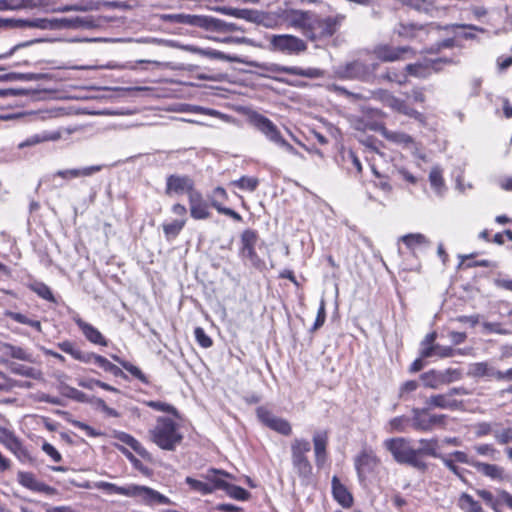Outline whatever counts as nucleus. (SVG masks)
<instances>
[{
  "instance_id": "43",
  "label": "nucleus",
  "mask_w": 512,
  "mask_h": 512,
  "mask_svg": "<svg viewBox=\"0 0 512 512\" xmlns=\"http://www.w3.org/2000/svg\"><path fill=\"white\" fill-rule=\"evenodd\" d=\"M476 454L489 458L491 460H498L500 452L492 444L481 443L472 447Z\"/></svg>"
},
{
  "instance_id": "36",
  "label": "nucleus",
  "mask_w": 512,
  "mask_h": 512,
  "mask_svg": "<svg viewBox=\"0 0 512 512\" xmlns=\"http://www.w3.org/2000/svg\"><path fill=\"white\" fill-rule=\"evenodd\" d=\"M457 506L463 512H485L481 504L465 492L459 496Z\"/></svg>"
},
{
  "instance_id": "52",
  "label": "nucleus",
  "mask_w": 512,
  "mask_h": 512,
  "mask_svg": "<svg viewBox=\"0 0 512 512\" xmlns=\"http://www.w3.org/2000/svg\"><path fill=\"white\" fill-rule=\"evenodd\" d=\"M113 359L116 360L117 362H119L120 365L125 370H127L131 375H133L139 381H141L144 384H148V382H149L148 378L146 377V375L137 366H135V365H133V364L127 362V361H123L120 358H118L117 356H113Z\"/></svg>"
},
{
  "instance_id": "25",
  "label": "nucleus",
  "mask_w": 512,
  "mask_h": 512,
  "mask_svg": "<svg viewBox=\"0 0 512 512\" xmlns=\"http://www.w3.org/2000/svg\"><path fill=\"white\" fill-rule=\"evenodd\" d=\"M190 214L196 220L207 219L210 216L208 204L204 201L200 192L191 193L189 197Z\"/></svg>"
},
{
  "instance_id": "22",
  "label": "nucleus",
  "mask_w": 512,
  "mask_h": 512,
  "mask_svg": "<svg viewBox=\"0 0 512 512\" xmlns=\"http://www.w3.org/2000/svg\"><path fill=\"white\" fill-rule=\"evenodd\" d=\"M18 482L25 488L36 492H44L46 494H54L55 489L51 486L40 482L36 479L33 473L20 471L17 474Z\"/></svg>"
},
{
  "instance_id": "50",
  "label": "nucleus",
  "mask_w": 512,
  "mask_h": 512,
  "mask_svg": "<svg viewBox=\"0 0 512 512\" xmlns=\"http://www.w3.org/2000/svg\"><path fill=\"white\" fill-rule=\"evenodd\" d=\"M60 392L63 396L73 399L77 402H81V403L89 402L88 396L85 393L81 392L80 390H78L74 387H70L68 385H62L60 387Z\"/></svg>"
},
{
  "instance_id": "34",
  "label": "nucleus",
  "mask_w": 512,
  "mask_h": 512,
  "mask_svg": "<svg viewBox=\"0 0 512 512\" xmlns=\"http://www.w3.org/2000/svg\"><path fill=\"white\" fill-rule=\"evenodd\" d=\"M474 469L492 480H502L504 476L503 468L495 464L477 461Z\"/></svg>"
},
{
  "instance_id": "27",
  "label": "nucleus",
  "mask_w": 512,
  "mask_h": 512,
  "mask_svg": "<svg viewBox=\"0 0 512 512\" xmlns=\"http://www.w3.org/2000/svg\"><path fill=\"white\" fill-rule=\"evenodd\" d=\"M160 20L169 23L186 24L193 27L201 28L203 15H192V14H161L159 15Z\"/></svg>"
},
{
  "instance_id": "32",
  "label": "nucleus",
  "mask_w": 512,
  "mask_h": 512,
  "mask_svg": "<svg viewBox=\"0 0 512 512\" xmlns=\"http://www.w3.org/2000/svg\"><path fill=\"white\" fill-rule=\"evenodd\" d=\"M101 165H93L80 169H67V170H59L56 172L55 176L61 177L63 179H72L78 177H88L102 170Z\"/></svg>"
},
{
  "instance_id": "63",
  "label": "nucleus",
  "mask_w": 512,
  "mask_h": 512,
  "mask_svg": "<svg viewBox=\"0 0 512 512\" xmlns=\"http://www.w3.org/2000/svg\"><path fill=\"white\" fill-rule=\"evenodd\" d=\"M440 459L442 460L443 464L453 473L455 474L458 478L460 479H464V476H463V472L465 471L464 469L458 467L453 460L449 459L448 457L446 456H441Z\"/></svg>"
},
{
  "instance_id": "18",
  "label": "nucleus",
  "mask_w": 512,
  "mask_h": 512,
  "mask_svg": "<svg viewBox=\"0 0 512 512\" xmlns=\"http://www.w3.org/2000/svg\"><path fill=\"white\" fill-rule=\"evenodd\" d=\"M404 4L417 11L424 12L431 17L440 16L446 9L444 0H401Z\"/></svg>"
},
{
  "instance_id": "31",
  "label": "nucleus",
  "mask_w": 512,
  "mask_h": 512,
  "mask_svg": "<svg viewBox=\"0 0 512 512\" xmlns=\"http://www.w3.org/2000/svg\"><path fill=\"white\" fill-rule=\"evenodd\" d=\"M426 404L429 407L456 410L459 408L461 402L456 399H450L447 393L431 395L427 400Z\"/></svg>"
},
{
  "instance_id": "10",
  "label": "nucleus",
  "mask_w": 512,
  "mask_h": 512,
  "mask_svg": "<svg viewBox=\"0 0 512 512\" xmlns=\"http://www.w3.org/2000/svg\"><path fill=\"white\" fill-rule=\"evenodd\" d=\"M437 334L436 332H431L425 336V338L420 343V352L422 358H448L454 355L455 350L450 346H441L439 344H435Z\"/></svg>"
},
{
  "instance_id": "30",
  "label": "nucleus",
  "mask_w": 512,
  "mask_h": 512,
  "mask_svg": "<svg viewBox=\"0 0 512 512\" xmlns=\"http://www.w3.org/2000/svg\"><path fill=\"white\" fill-rule=\"evenodd\" d=\"M77 326L80 328L84 336L92 343L99 344V345H107L106 340L104 339L103 335L91 324L83 321L81 318H75L74 319Z\"/></svg>"
},
{
  "instance_id": "1",
  "label": "nucleus",
  "mask_w": 512,
  "mask_h": 512,
  "mask_svg": "<svg viewBox=\"0 0 512 512\" xmlns=\"http://www.w3.org/2000/svg\"><path fill=\"white\" fill-rule=\"evenodd\" d=\"M384 61L381 52L368 54L363 58L339 66L336 73L343 79L369 80Z\"/></svg>"
},
{
  "instance_id": "13",
  "label": "nucleus",
  "mask_w": 512,
  "mask_h": 512,
  "mask_svg": "<svg viewBox=\"0 0 512 512\" xmlns=\"http://www.w3.org/2000/svg\"><path fill=\"white\" fill-rule=\"evenodd\" d=\"M196 192L194 182L188 176L169 175L166 179L165 193L167 195L187 193L189 198L191 193Z\"/></svg>"
},
{
  "instance_id": "29",
  "label": "nucleus",
  "mask_w": 512,
  "mask_h": 512,
  "mask_svg": "<svg viewBox=\"0 0 512 512\" xmlns=\"http://www.w3.org/2000/svg\"><path fill=\"white\" fill-rule=\"evenodd\" d=\"M468 375L475 378H486L491 380L496 379V375H499V370H496L487 362H477L469 366Z\"/></svg>"
},
{
  "instance_id": "7",
  "label": "nucleus",
  "mask_w": 512,
  "mask_h": 512,
  "mask_svg": "<svg viewBox=\"0 0 512 512\" xmlns=\"http://www.w3.org/2000/svg\"><path fill=\"white\" fill-rule=\"evenodd\" d=\"M343 16L320 18L312 13L306 37L311 40L332 36L339 28Z\"/></svg>"
},
{
  "instance_id": "51",
  "label": "nucleus",
  "mask_w": 512,
  "mask_h": 512,
  "mask_svg": "<svg viewBox=\"0 0 512 512\" xmlns=\"http://www.w3.org/2000/svg\"><path fill=\"white\" fill-rule=\"evenodd\" d=\"M95 486L98 489L104 490L110 494H119V495H124V496L129 497L130 485L121 487V486H117L116 484H113V483L101 481V482L96 483Z\"/></svg>"
},
{
  "instance_id": "14",
  "label": "nucleus",
  "mask_w": 512,
  "mask_h": 512,
  "mask_svg": "<svg viewBox=\"0 0 512 512\" xmlns=\"http://www.w3.org/2000/svg\"><path fill=\"white\" fill-rule=\"evenodd\" d=\"M249 121L270 141L274 143L280 141V138L282 137L280 131L278 130L277 126L267 117L254 112L249 116Z\"/></svg>"
},
{
  "instance_id": "12",
  "label": "nucleus",
  "mask_w": 512,
  "mask_h": 512,
  "mask_svg": "<svg viewBox=\"0 0 512 512\" xmlns=\"http://www.w3.org/2000/svg\"><path fill=\"white\" fill-rule=\"evenodd\" d=\"M129 497L138 498L146 505H170L172 503L168 497L159 493L158 491L147 486L135 484H130Z\"/></svg>"
},
{
  "instance_id": "3",
  "label": "nucleus",
  "mask_w": 512,
  "mask_h": 512,
  "mask_svg": "<svg viewBox=\"0 0 512 512\" xmlns=\"http://www.w3.org/2000/svg\"><path fill=\"white\" fill-rule=\"evenodd\" d=\"M79 18L75 19H17V18H0V30L11 28H36L41 30H53L61 27H78L81 25Z\"/></svg>"
},
{
  "instance_id": "54",
  "label": "nucleus",
  "mask_w": 512,
  "mask_h": 512,
  "mask_svg": "<svg viewBox=\"0 0 512 512\" xmlns=\"http://www.w3.org/2000/svg\"><path fill=\"white\" fill-rule=\"evenodd\" d=\"M224 491L227 493V495L237 500L243 501L250 497V493L248 491L240 486L229 484L228 482L226 484V488H224Z\"/></svg>"
},
{
  "instance_id": "60",
  "label": "nucleus",
  "mask_w": 512,
  "mask_h": 512,
  "mask_svg": "<svg viewBox=\"0 0 512 512\" xmlns=\"http://www.w3.org/2000/svg\"><path fill=\"white\" fill-rule=\"evenodd\" d=\"M205 55L220 60H226L229 62H241L240 58L236 55H226L225 53L218 50H209L204 52Z\"/></svg>"
},
{
  "instance_id": "33",
  "label": "nucleus",
  "mask_w": 512,
  "mask_h": 512,
  "mask_svg": "<svg viewBox=\"0 0 512 512\" xmlns=\"http://www.w3.org/2000/svg\"><path fill=\"white\" fill-rule=\"evenodd\" d=\"M327 439L328 437L326 432H318L313 436L314 452L318 466L323 465L325 462Z\"/></svg>"
},
{
  "instance_id": "38",
  "label": "nucleus",
  "mask_w": 512,
  "mask_h": 512,
  "mask_svg": "<svg viewBox=\"0 0 512 512\" xmlns=\"http://www.w3.org/2000/svg\"><path fill=\"white\" fill-rule=\"evenodd\" d=\"M0 442L15 455L23 452V446L19 439L11 432L4 431L0 436Z\"/></svg>"
},
{
  "instance_id": "44",
  "label": "nucleus",
  "mask_w": 512,
  "mask_h": 512,
  "mask_svg": "<svg viewBox=\"0 0 512 512\" xmlns=\"http://www.w3.org/2000/svg\"><path fill=\"white\" fill-rule=\"evenodd\" d=\"M58 347L65 353L70 354L74 359L81 362L88 363V354H84L79 349L75 348L74 344L70 341H64L58 344Z\"/></svg>"
},
{
  "instance_id": "9",
  "label": "nucleus",
  "mask_w": 512,
  "mask_h": 512,
  "mask_svg": "<svg viewBox=\"0 0 512 512\" xmlns=\"http://www.w3.org/2000/svg\"><path fill=\"white\" fill-rule=\"evenodd\" d=\"M447 416L444 414H429L428 409H413L412 425L419 431H431L435 427H444Z\"/></svg>"
},
{
  "instance_id": "26",
  "label": "nucleus",
  "mask_w": 512,
  "mask_h": 512,
  "mask_svg": "<svg viewBox=\"0 0 512 512\" xmlns=\"http://www.w3.org/2000/svg\"><path fill=\"white\" fill-rule=\"evenodd\" d=\"M201 29L210 32L227 33L237 31L238 26L212 16L203 15Z\"/></svg>"
},
{
  "instance_id": "47",
  "label": "nucleus",
  "mask_w": 512,
  "mask_h": 512,
  "mask_svg": "<svg viewBox=\"0 0 512 512\" xmlns=\"http://www.w3.org/2000/svg\"><path fill=\"white\" fill-rule=\"evenodd\" d=\"M115 438L120 442L130 446L136 453L143 455L145 449L133 436L125 432H117Z\"/></svg>"
},
{
  "instance_id": "2",
  "label": "nucleus",
  "mask_w": 512,
  "mask_h": 512,
  "mask_svg": "<svg viewBox=\"0 0 512 512\" xmlns=\"http://www.w3.org/2000/svg\"><path fill=\"white\" fill-rule=\"evenodd\" d=\"M149 435L153 443L168 451L175 450L183 440L179 425L168 417H159L156 425L149 431Z\"/></svg>"
},
{
  "instance_id": "64",
  "label": "nucleus",
  "mask_w": 512,
  "mask_h": 512,
  "mask_svg": "<svg viewBox=\"0 0 512 512\" xmlns=\"http://www.w3.org/2000/svg\"><path fill=\"white\" fill-rule=\"evenodd\" d=\"M147 405L157 411H162V412H168V413H171V414H174L176 415L177 414V411L176 409L167 404V403H164V402H160V401H150L147 403Z\"/></svg>"
},
{
  "instance_id": "48",
  "label": "nucleus",
  "mask_w": 512,
  "mask_h": 512,
  "mask_svg": "<svg viewBox=\"0 0 512 512\" xmlns=\"http://www.w3.org/2000/svg\"><path fill=\"white\" fill-rule=\"evenodd\" d=\"M429 180L432 188L436 191V193L441 194L445 188V185L442 177V170L439 166H434L431 169Z\"/></svg>"
},
{
  "instance_id": "41",
  "label": "nucleus",
  "mask_w": 512,
  "mask_h": 512,
  "mask_svg": "<svg viewBox=\"0 0 512 512\" xmlns=\"http://www.w3.org/2000/svg\"><path fill=\"white\" fill-rule=\"evenodd\" d=\"M421 447L419 449H416V452H418V457H420L421 454L428 455L434 458H440L441 455L437 453L438 448V440L433 439H421L419 441Z\"/></svg>"
},
{
  "instance_id": "42",
  "label": "nucleus",
  "mask_w": 512,
  "mask_h": 512,
  "mask_svg": "<svg viewBox=\"0 0 512 512\" xmlns=\"http://www.w3.org/2000/svg\"><path fill=\"white\" fill-rule=\"evenodd\" d=\"M475 493L488 507L493 509L495 512H499V490H497V496H494L492 492L486 489H475Z\"/></svg>"
},
{
  "instance_id": "11",
  "label": "nucleus",
  "mask_w": 512,
  "mask_h": 512,
  "mask_svg": "<svg viewBox=\"0 0 512 512\" xmlns=\"http://www.w3.org/2000/svg\"><path fill=\"white\" fill-rule=\"evenodd\" d=\"M450 62L451 60L446 58L424 59L423 61L406 65L405 70L409 75L414 77L427 78L432 73L439 72L442 69L443 63Z\"/></svg>"
},
{
  "instance_id": "59",
  "label": "nucleus",
  "mask_w": 512,
  "mask_h": 512,
  "mask_svg": "<svg viewBox=\"0 0 512 512\" xmlns=\"http://www.w3.org/2000/svg\"><path fill=\"white\" fill-rule=\"evenodd\" d=\"M88 357H89V362L93 361L96 365L101 367L106 372H109L111 366L113 365V363H111L108 359H106L105 357H103L101 355H97L94 353H88Z\"/></svg>"
},
{
  "instance_id": "40",
  "label": "nucleus",
  "mask_w": 512,
  "mask_h": 512,
  "mask_svg": "<svg viewBox=\"0 0 512 512\" xmlns=\"http://www.w3.org/2000/svg\"><path fill=\"white\" fill-rule=\"evenodd\" d=\"M61 138V133L59 131L55 132H43L40 134H35L29 137L24 143L20 144V147L23 146H32L35 144H39L47 141H56Z\"/></svg>"
},
{
  "instance_id": "21",
  "label": "nucleus",
  "mask_w": 512,
  "mask_h": 512,
  "mask_svg": "<svg viewBox=\"0 0 512 512\" xmlns=\"http://www.w3.org/2000/svg\"><path fill=\"white\" fill-rule=\"evenodd\" d=\"M257 239V233L253 230H245L241 235V256L249 259L253 265H256L259 262V258L255 251Z\"/></svg>"
},
{
  "instance_id": "16",
  "label": "nucleus",
  "mask_w": 512,
  "mask_h": 512,
  "mask_svg": "<svg viewBox=\"0 0 512 512\" xmlns=\"http://www.w3.org/2000/svg\"><path fill=\"white\" fill-rule=\"evenodd\" d=\"M312 13L302 10H287L283 13V21L287 27L299 29L306 36Z\"/></svg>"
},
{
  "instance_id": "4",
  "label": "nucleus",
  "mask_w": 512,
  "mask_h": 512,
  "mask_svg": "<svg viewBox=\"0 0 512 512\" xmlns=\"http://www.w3.org/2000/svg\"><path fill=\"white\" fill-rule=\"evenodd\" d=\"M386 447L398 463L408 464L420 471L427 469L426 462L418 457L416 449L412 448L409 441L404 438L391 439L386 443Z\"/></svg>"
},
{
  "instance_id": "46",
  "label": "nucleus",
  "mask_w": 512,
  "mask_h": 512,
  "mask_svg": "<svg viewBox=\"0 0 512 512\" xmlns=\"http://www.w3.org/2000/svg\"><path fill=\"white\" fill-rule=\"evenodd\" d=\"M1 350H5V353L11 356L12 358L22 360V361H31V354H29L25 349L17 346H13L11 344H2Z\"/></svg>"
},
{
  "instance_id": "6",
  "label": "nucleus",
  "mask_w": 512,
  "mask_h": 512,
  "mask_svg": "<svg viewBox=\"0 0 512 512\" xmlns=\"http://www.w3.org/2000/svg\"><path fill=\"white\" fill-rule=\"evenodd\" d=\"M269 50L286 55H299L307 50L306 42L291 34H274L267 37Z\"/></svg>"
},
{
  "instance_id": "39",
  "label": "nucleus",
  "mask_w": 512,
  "mask_h": 512,
  "mask_svg": "<svg viewBox=\"0 0 512 512\" xmlns=\"http://www.w3.org/2000/svg\"><path fill=\"white\" fill-rule=\"evenodd\" d=\"M413 55V50L408 46H402L397 48H389L386 46V62L387 61H397V60H406L411 58Z\"/></svg>"
},
{
  "instance_id": "23",
  "label": "nucleus",
  "mask_w": 512,
  "mask_h": 512,
  "mask_svg": "<svg viewBox=\"0 0 512 512\" xmlns=\"http://www.w3.org/2000/svg\"><path fill=\"white\" fill-rule=\"evenodd\" d=\"M386 106H389L398 113L414 118L421 123L425 121L424 115L410 107L405 100L386 95Z\"/></svg>"
},
{
  "instance_id": "53",
  "label": "nucleus",
  "mask_w": 512,
  "mask_h": 512,
  "mask_svg": "<svg viewBox=\"0 0 512 512\" xmlns=\"http://www.w3.org/2000/svg\"><path fill=\"white\" fill-rule=\"evenodd\" d=\"M386 140L391 141L397 145L404 146V147L410 145L413 142L411 136H409L406 133L388 132L387 130H386Z\"/></svg>"
},
{
  "instance_id": "17",
  "label": "nucleus",
  "mask_w": 512,
  "mask_h": 512,
  "mask_svg": "<svg viewBox=\"0 0 512 512\" xmlns=\"http://www.w3.org/2000/svg\"><path fill=\"white\" fill-rule=\"evenodd\" d=\"M379 460L372 451L364 450L355 458V467L362 481L367 478L379 465Z\"/></svg>"
},
{
  "instance_id": "55",
  "label": "nucleus",
  "mask_w": 512,
  "mask_h": 512,
  "mask_svg": "<svg viewBox=\"0 0 512 512\" xmlns=\"http://www.w3.org/2000/svg\"><path fill=\"white\" fill-rule=\"evenodd\" d=\"M31 289L39 297H41L47 301H50V302H55L54 295H53L51 289L46 284H44L42 282H36L31 285Z\"/></svg>"
},
{
  "instance_id": "62",
  "label": "nucleus",
  "mask_w": 512,
  "mask_h": 512,
  "mask_svg": "<svg viewBox=\"0 0 512 512\" xmlns=\"http://www.w3.org/2000/svg\"><path fill=\"white\" fill-rule=\"evenodd\" d=\"M239 19H245L250 22H262L260 19V13L251 9H239Z\"/></svg>"
},
{
  "instance_id": "35",
  "label": "nucleus",
  "mask_w": 512,
  "mask_h": 512,
  "mask_svg": "<svg viewBox=\"0 0 512 512\" xmlns=\"http://www.w3.org/2000/svg\"><path fill=\"white\" fill-rule=\"evenodd\" d=\"M422 379L424 380V383L427 387L436 389L440 385L449 384L453 382V378H448L446 374H441V372L437 371H430L427 373H424L422 375Z\"/></svg>"
},
{
  "instance_id": "57",
  "label": "nucleus",
  "mask_w": 512,
  "mask_h": 512,
  "mask_svg": "<svg viewBox=\"0 0 512 512\" xmlns=\"http://www.w3.org/2000/svg\"><path fill=\"white\" fill-rule=\"evenodd\" d=\"M194 335L198 344L203 348H209L212 346V339L205 333L204 329L197 327L194 330Z\"/></svg>"
},
{
  "instance_id": "19",
  "label": "nucleus",
  "mask_w": 512,
  "mask_h": 512,
  "mask_svg": "<svg viewBox=\"0 0 512 512\" xmlns=\"http://www.w3.org/2000/svg\"><path fill=\"white\" fill-rule=\"evenodd\" d=\"M201 478L206 480L207 485L211 488V494L217 490L226 488V479H234V476L224 470L210 468L205 473L201 474Z\"/></svg>"
},
{
  "instance_id": "5",
  "label": "nucleus",
  "mask_w": 512,
  "mask_h": 512,
  "mask_svg": "<svg viewBox=\"0 0 512 512\" xmlns=\"http://www.w3.org/2000/svg\"><path fill=\"white\" fill-rule=\"evenodd\" d=\"M311 450L310 442L306 439L295 438L291 443V460L297 474L304 480L312 476V465L307 453Z\"/></svg>"
},
{
  "instance_id": "15",
  "label": "nucleus",
  "mask_w": 512,
  "mask_h": 512,
  "mask_svg": "<svg viewBox=\"0 0 512 512\" xmlns=\"http://www.w3.org/2000/svg\"><path fill=\"white\" fill-rule=\"evenodd\" d=\"M257 415L260 421L270 429L285 436H289L292 433L291 425L287 420L273 415L268 410L259 408Z\"/></svg>"
},
{
  "instance_id": "56",
  "label": "nucleus",
  "mask_w": 512,
  "mask_h": 512,
  "mask_svg": "<svg viewBox=\"0 0 512 512\" xmlns=\"http://www.w3.org/2000/svg\"><path fill=\"white\" fill-rule=\"evenodd\" d=\"M232 184L243 190L254 191L258 186V179L243 176L240 179L233 181Z\"/></svg>"
},
{
  "instance_id": "45",
  "label": "nucleus",
  "mask_w": 512,
  "mask_h": 512,
  "mask_svg": "<svg viewBox=\"0 0 512 512\" xmlns=\"http://www.w3.org/2000/svg\"><path fill=\"white\" fill-rule=\"evenodd\" d=\"M199 477H201V475ZM185 482L193 492L200 493L202 495L211 494V488L207 485L204 478L196 479L188 476L186 477Z\"/></svg>"
},
{
  "instance_id": "28",
  "label": "nucleus",
  "mask_w": 512,
  "mask_h": 512,
  "mask_svg": "<svg viewBox=\"0 0 512 512\" xmlns=\"http://www.w3.org/2000/svg\"><path fill=\"white\" fill-rule=\"evenodd\" d=\"M332 494L334 499L344 508H349L353 504L352 494L340 482L337 476L332 478Z\"/></svg>"
},
{
  "instance_id": "8",
  "label": "nucleus",
  "mask_w": 512,
  "mask_h": 512,
  "mask_svg": "<svg viewBox=\"0 0 512 512\" xmlns=\"http://www.w3.org/2000/svg\"><path fill=\"white\" fill-rule=\"evenodd\" d=\"M471 429L476 438H483L492 435L498 444H508L509 430L508 428H503L502 424L499 422L481 421L473 424Z\"/></svg>"
},
{
  "instance_id": "61",
  "label": "nucleus",
  "mask_w": 512,
  "mask_h": 512,
  "mask_svg": "<svg viewBox=\"0 0 512 512\" xmlns=\"http://www.w3.org/2000/svg\"><path fill=\"white\" fill-rule=\"evenodd\" d=\"M419 386L415 380L406 381L399 388V397L406 398L410 393L414 392Z\"/></svg>"
},
{
  "instance_id": "58",
  "label": "nucleus",
  "mask_w": 512,
  "mask_h": 512,
  "mask_svg": "<svg viewBox=\"0 0 512 512\" xmlns=\"http://www.w3.org/2000/svg\"><path fill=\"white\" fill-rule=\"evenodd\" d=\"M452 457H454V459L457 461V462H460V463H463V464H467L473 468H475L476 466V463H477V459L473 458V457H470L468 454H466L465 452L463 451H454L451 453Z\"/></svg>"
},
{
  "instance_id": "20",
  "label": "nucleus",
  "mask_w": 512,
  "mask_h": 512,
  "mask_svg": "<svg viewBox=\"0 0 512 512\" xmlns=\"http://www.w3.org/2000/svg\"><path fill=\"white\" fill-rule=\"evenodd\" d=\"M434 28V24L429 25H417L414 23H399L395 28V32L404 38L424 40V36L427 35L431 29Z\"/></svg>"
},
{
  "instance_id": "49",
  "label": "nucleus",
  "mask_w": 512,
  "mask_h": 512,
  "mask_svg": "<svg viewBox=\"0 0 512 512\" xmlns=\"http://www.w3.org/2000/svg\"><path fill=\"white\" fill-rule=\"evenodd\" d=\"M186 224V219H176L171 223L163 224V232L167 238H175Z\"/></svg>"
},
{
  "instance_id": "37",
  "label": "nucleus",
  "mask_w": 512,
  "mask_h": 512,
  "mask_svg": "<svg viewBox=\"0 0 512 512\" xmlns=\"http://www.w3.org/2000/svg\"><path fill=\"white\" fill-rule=\"evenodd\" d=\"M400 240L410 250H415L418 247L428 246L430 244V241L426 238V236L421 233L407 234V235L402 236L400 238Z\"/></svg>"
},
{
  "instance_id": "24",
  "label": "nucleus",
  "mask_w": 512,
  "mask_h": 512,
  "mask_svg": "<svg viewBox=\"0 0 512 512\" xmlns=\"http://www.w3.org/2000/svg\"><path fill=\"white\" fill-rule=\"evenodd\" d=\"M271 72H282L289 75L307 77V78H319L323 75V72L318 68H307L302 69L296 66H281L278 64H271L268 68Z\"/></svg>"
}]
</instances>
